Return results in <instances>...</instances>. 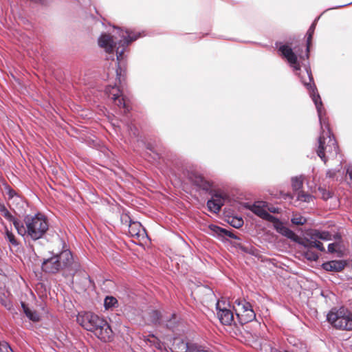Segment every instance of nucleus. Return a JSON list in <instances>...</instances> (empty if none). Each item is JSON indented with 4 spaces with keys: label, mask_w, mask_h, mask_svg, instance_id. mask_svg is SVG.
I'll return each instance as SVG.
<instances>
[{
    "label": "nucleus",
    "mask_w": 352,
    "mask_h": 352,
    "mask_svg": "<svg viewBox=\"0 0 352 352\" xmlns=\"http://www.w3.org/2000/svg\"><path fill=\"white\" fill-rule=\"evenodd\" d=\"M233 309L239 322L241 324L252 321L256 317L252 305L245 300H236L233 305Z\"/></svg>",
    "instance_id": "nucleus-6"
},
{
    "label": "nucleus",
    "mask_w": 352,
    "mask_h": 352,
    "mask_svg": "<svg viewBox=\"0 0 352 352\" xmlns=\"http://www.w3.org/2000/svg\"><path fill=\"white\" fill-rule=\"evenodd\" d=\"M346 265L343 261H331L322 264V268L326 271L340 272Z\"/></svg>",
    "instance_id": "nucleus-17"
},
{
    "label": "nucleus",
    "mask_w": 352,
    "mask_h": 352,
    "mask_svg": "<svg viewBox=\"0 0 352 352\" xmlns=\"http://www.w3.org/2000/svg\"><path fill=\"white\" fill-rule=\"evenodd\" d=\"M216 308L219 321L225 325L231 324L234 321V314L230 303L225 300H218Z\"/></svg>",
    "instance_id": "nucleus-7"
},
{
    "label": "nucleus",
    "mask_w": 352,
    "mask_h": 352,
    "mask_svg": "<svg viewBox=\"0 0 352 352\" xmlns=\"http://www.w3.org/2000/svg\"><path fill=\"white\" fill-rule=\"evenodd\" d=\"M299 57H300V59H303L304 58V57L300 56V55L299 56Z\"/></svg>",
    "instance_id": "nucleus-42"
},
{
    "label": "nucleus",
    "mask_w": 352,
    "mask_h": 352,
    "mask_svg": "<svg viewBox=\"0 0 352 352\" xmlns=\"http://www.w3.org/2000/svg\"><path fill=\"white\" fill-rule=\"evenodd\" d=\"M209 230L211 231L212 234L214 236H229L231 238H234V236L230 233V232L227 231L225 229H223L215 225H210L208 227Z\"/></svg>",
    "instance_id": "nucleus-22"
},
{
    "label": "nucleus",
    "mask_w": 352,
    "mask_h": 352,
    "mask_svg": "<svg viewBox=\"0 0 352 352\" xmlns=\"http://www.w3.org/2000/svg\"><path fill=\"white\" fill-rule=\"evenodd\" d=\"M8 192L10 199H12L16 196V192L13 190L9 189Z\"/></svg>",
    "instance_id": "nucleus-35"
},
{
    "label": "nucleus",
    "mask_w": 352,
    "mask_h": 352,
    "mask_svg": "<svg viewBox=\"0 0 352 352\" xmlns=\"http://www.w3.org/2000/svg\"><path fill=\"white\" fill-rule=\"evenodd\" d=\"M7 210V208H6L4 204L0 203V212H1V214L3 213V212H5V210Z\"/></svg>",
    "instance_id": "nucleus-36"
},
{
    "label": "nucleus",
    "mask_w": 352,
    "mask_h": 352,
    "mask_svg": "<svg viewBox=\"0 0 352 352\" xmlns=\"http://www.w3.org/2000/svg\"><path fill=\"white\" fill-rule=\"evenodd\" d=\"M228 222L230 225L236 228H239L243 224V220L241 217H229Z\"/></svg>",
    "instance_id": "nucleus-28"
},
{
    "label": "nucleus",
    "mask_w": 352,
    "mask_h": 352,
    "mask_svg": "<svg viewBox=\"0 0 352 352\" xmlns=\"http://www.w3.org/2000/svg\"><path fill=\"white\" fill-rule=\"evenodd\" d=\"M144 340L146 344L154 346L155 349H161L162 348V345L160 340L153 334H149L146 337L144 336Z\"/></svg>",
    "instance_id": "nucleus-23"
},
{
    "label": "nucleus",
    "mask_w": 352,
    "mask_h": 352,
    "mask_svg": "<svg viewBox=\"0 0 352 352\" xmlns=\"http://www.w3.org/2000/svg\"><path fill=\"white\" fill-rule=\"evenodd\" d=\"M42 269L44 272L51 274L56 273L60 270V265L58 264V260L55 255L43 262Z\"/></svg>",
    "instance_id": "nucleus-15"
},
{
    "label": "nucleus",
    "mask_w": 352,
    "mask_h": 352,
    "mask_svg": "<svg viewBox=\"0 0 352 352\" xmlns=\"http://www.w3.org/2000/svg\"><path fill=\"white\" fill-rule=\"evenodd\" d=\"M118 305L117 299L113 296H107L104 301V305L106 309H112Z\"/></svg>",
    "instance_id": "nucleus-26"
},
{
    "label": "nucleus",
    "mask_w": 352,
    "mask_h": 352,
    "mask_svg": "<svg viewBox=\"0 0 352 352\" xmlns=\"http://www.w3.org/2000/svg\"><path fill=\"white\" fill-rule=\"evenodd\" d=\"M316 28V23H313L310 26L309 29L307 31V53L305 54L306 58H309V47L311 43V38L312 36L314 34V30Z\"/></svg>",
    "instance_id": "nucleus-25"
},
{
    "label": "nucleus",
    "mask_w": 352,
    "mask_h": 352,
    "mask_svg": "<svg viewBox=\"0 0 352 352\" xmlns=\"http://www.w3.org/2000/svg\"><path fill=\"white\" fill-rule=\"evenodd\" d=\"M78 323L87 331L93 329L95 323L101 324L102 322V318L92 312H81L77 316Z\"/></svg>",
    "instance_id": "nucleus-8"
},
{
    "label": "nucleus",
    "mask_w": 352,
    "mask_h": 352,
    "mask_svg": "<svg viewBox=\"0 0 352 352\" xmlns=\"http://www.w3.org/2000/svg\"><path fill=\"white\" fill-rule=\"evenodd\" d=\"M327 175H328L329 177H332V176H333V175H331V171H329V172L327 173Z\"/></svg>",
    "instance_id": "nucleus-40"
},
{
    "label": "nucleus",
    "mask_w": 352,
    "mask_h": 352,
    "mask_svg": "<svg viewBox=\"0 0 352 352\" xmlns=\"http://www.w3.org/2000/svg\"><path fill=\"white\" fill-rule=\"evenodd\" d=\"M22 306L25 315L30 320L34 322H38L40 320V316L36 311L30 309L24 304H22Z\"/></svg>",
    "instance_id": "nucleus-24"
},
{
    "label": "nucleus",
    "mask_w": 352,
    "mask_h": 352,
    "mask_svg": "<svg viewBox=\"0 0 352 352\" xmlns=\"http://www.w3.org/2000/svg\"><path fill=\"white\" fill-rule=\"evenodd\" d=\"M333 238V235L329 232L312 230L307 233V236L299 241V243L304 248H307V250L304 252L305 257L309 261H314L318 258V255L309 249L315 248L321 252H324L325 248L320 241H328Z\"/></svg>",
    "instance_id": "nucleus-4"
},
{
    "label": "nucleus",
    "mask_w": 352,
    "mask_h": 352,
    "mask_svg": "<svg viewBox=\"0 0 352 352\" xmlns=\"http://www.w3.org/2000/svg\"><path fill=\"white\" fill-rule=\"evenodd\" d=\"M25 227L21 221H14V228L19 234L27 235L32 240L42 238L49 228V223L45 215L38 213L34 216L28 215L24 219Z\"/></svg>",
    "instance_id": "nucleus-3"
},
{
    "label": "nucleus",
    "mask_w": 352,
    "mask_h": 352,
    "mask_svg": "<svg viewBox=\"0 0 352 352\" xmlns=\"http://www.w3.org/2000/svg\"><path fill=\"white\" fill-rule=\"evenodd\" d=\"M90 331L93 332L98 339L103 342H109L113 338V331L109 324L103 318L102 322L101 324L95 323Z\"/></svg>",
    "instance_id": "nucleus-9"
},
{
    "label": "nucleus",
    "mask_w": 352,
    "mask_h": 352,
    "mask_svg": "<svg viewBox=\"0 0 352 352\" xmlns=\"http://www.w3.org/2000/svg\"><path fill=\"white\" fill-rule=\"evenodd\" d=\"M190 181L196 186L207 190L209 187L208 182L199 175L191 174L189 176Z\"/></svg>",
    "instance_id": "nucleus-18"
},
{
    "label": "nucleus",
    "mask_w": 352,
    "mask_h": 352,
    "mask_svg": "<svg viewBox=\"0 0 352 352\" xmlns=\"http://www.w3.org/2000/svg\"><path fill=\"white\" fill-rule=\"evenodd\" d=\"M142 232H144V230L139 222L129 221V232L131 236L139 237Z\"/></svg>",
    "instance_id": "nucleus-21"
},
{
    "label": "nucleus",
    "mask_w": 352,
    "mask_h": 352,
    "mask_svg": "<svg viewBox=\"0 0 352 352\" xmlns=\"http://www.w3.org/2000/svg\"><path fill=\"white\" fill-rule=\"evenodd\" d=\"M267 205L264 201H256L252 205H248L247 208L252 211L254 214L263 219L268 220L271 222H275L277 219L270 214L267 210Z\"/></svg>",
    "instance_id": "nucleus-11"
},
{
    "label": "nucleus",
    "mask_w": 352,
    "mask_h": 352,
    "mask_svg": "<svg viewBox=\"0 0 352 352\" xmlns=\"http://www.w3.org/2000/svg\"><path fill=\"white\" fill-rule=\"evenodd\" d=\"M298 199L305 202H310L313 199V197L304 192H300L298 195Z\"/></svg>",
    "instance_id": "nucleus-30"
},
{
    "label": "nucleus",
    "mask_w": 352,
    "mask_h": 352,
    "mask_svg": "<svg viewBox=\"0 0 352 352\" xmlns=\"http://www.w3.org/2000/svg\"><path fill=\"white\" fill-rule=\"evenodd\" d=\"M306 74L308 81L302 78V82L309 90L310 96L316 105L322 131L318 139L316 152L318 157L325 163L327 160L337 156L338 146L334 137L331 133L328 123L324 118V109L322 108V100L320 95L317 93L316 87L311 84L313 77L309 68H306Z\"/></svg>",
    "instance_id": "nucleus-1"
},
{
    "label": "nucleus",
    "mask_w": 352,
    "mask_h": 352,
    "mask_svg": "<svg viewBox=\"0 0 352 352\" xmlns=\"http://www.w3.org/2000/svg\"><path fill=\"white\" fill-rule=\"evenodd\" d=\"M117 76H120V74L118 72V69L116 70Z\"/></svg>",
    "instance_id": "nucleus-41"
},
{
    "label": "nucleus",
    "mask_w": 352,
    "mask_h": 352,
    "mask_svg": "<svg viewBox=\"0 0 352 352\" xmlns=\"http://www.w3.org/2000/svg\"><path fill=\"white\" fill-rule=\"evenodd\" d=\"M293 224L300 226L304 225L307 222V219L305 217L302 216L300 214H293V216L291 219Z\"/></svg>",
    "instance_id": "nucleus-27"
},
{
    "label": "nucleus",
    "mask_w": 352,
    "mask_h": 352,
    "mask_svg": "<svg viewBox=\"0 0 352 352\" xmlns=\"http://www.w3.org/2000/svg\"><path fill=\"white\" fill-rule=\"evenodd\" d=\"M292 186L294 190L300 189L302 186V177H296L292 179Z\"/></svg>",
    "instance_id": "nucleus-29"
},
{
    "label": "nucleus",
    "mask_w": 352,
    "mask_h": 352,
    "mask_svg": "<svg viewBox=\"0 0 352 352\" xmlns=\"http://www.w3.org/2000/svg\"><path fill=\"white\" fill-rule=\"evenodd\" d=\"M4 234L5 239L9 242L10 248L15 249V250H18L19 249V243L16 239L14 234L9 230L7 227H5Z\"/></svg>",
    "instance_id": "nucleus-20"
},
{
    "label": "nucleus",
    "mask_w": 352,
    "mask_h": 352,
    "mask_svg": "<svg viewBox=\"0 0 352 352\" xmlns=\"http://www.w3.org/2000/svg\"><path fill=\"white\" fill-rule=\"evenodd\" d=\"M12 351V349L8 345V343L3 342L0 344V352H10Z\"/></svg>",
    "instance_id": "nucleus-34"
},
{
    "label": "nucleus",
    "mask_w": 352,
    "mask_h": 352,
    "mask_svg": "<svg viewBox=\"0 0 352 352\" xmlns=\"http://www.w3.org/2000/svg\"><path fill=\"white\" fill-rule=\"evenodd\" d=\"M338 248L339 243H329L328 245V252L330 253L336 252L338 251Z\"/></svg>",
    "instance_id": "nucleus-33"
},
{
    "label": "nucleus",
    "mask_w": 352,
    "mask_h": 352,
    "mask_svg": "<svg viewBox=\"0 0 352 352\" xmlns=\"http://www.w3.org/2000/svg\"><path fill=\"white\" fill-rule=\"evenodd\" d=\"M278 50L281 52L282 56L287 59L291 67L296 71L300 70V65L298 61V57L290 47L283 45L280 46Z\"/></svg>",
    "instance_id": "nucleus-13"
},
{
    "label": "nucleus",
    "mask_w": 352,
    "mask_h": 352,
    "mask_svg": "<svg viewBox=\"0 0 352 352\" xmlns=\"http://www.w3.org/2000/svg\"><path fill=\"white\" fill-rule=\"evenodd\" d=\"M224 204L223 198L218 195L212 197V198L208 201L207 206L210 211L217 213L219 212L221 206Z\"/></svg>",
    "instance_id": "nucleus-16"
},
{
    "label": "nucleus",
    "mask_w": 352,
    "mask_h": 352,
    "mask_svg": "<svg viewBox=\"0 0 352 352\" xmlns=\"http://www.w3.org/2000/svg\"><path fill=\"white\" fill-rule=\"evenodd\" d=\"M140 36V34L117 29L113 36L102 34L98 38V45L107 53H112L116 48V58L119 66L124 59V52L127 45Z\"/></svg>",
    "instance_id": "nucleus-2"
},
{
    "label": "nucleus",
    "mask_w": 352,
    "mask_h": 352,
    "mask_svg": "<svg viewBox=\"0 0 352 352\" xmlns=\"http://www.w3.org/2000/svg\"><path fill=\"white\" fill-rule=\"evenodd\" d=\"M151 322L157 323V322H160V318H161V315H160V313L159 311H153L151 312Z\"/></svg>",
    "instance_id": "nucleus-31"
},
{
    "label": "nucleus",
    "mask_w": 352,
    "mask_h": 352,
    "mask_svg": "<svg viewBox=\"0 0 352 352\" xmlns=\"http://www.w3.org/2000/svg\"><path fill=\"white\" fill-rule=\"evenodd\" d=\"M276 230L279 233L287 237L288 239H292L295 241H297L298 239V236L292 230L284 226L280 223L276 225Z\"/></svg>",
    "instance_id": "nucleus-19"
},
{
    "label": "nucleus",
    "mask_w": 352,
    "mask_h": 352,
    "mask_svg": "<svg viewBox=\"0 0 352 352\" xmlns=\"http://www.w3.org/2000/svg\"><path fill=\"white\" fill-rule=\"evenodd\" d=\"M206 346L195 342L176 340L173 344L174 352H206Z\"/></svg>",
    "instance_id": "nucleus-10"
},
{
    "label": "nucleus",
    "mask_w": 352,
    "mask_h": 352,
    "mask_svg": "<svg viewBox=\"0 0 352 352\" xmlns=\"http://www.w3.org/2000/svg\"><path fill=\"white\" fill-rule=\"evenodd\" d=\"M322 197L325 199H328L329 197H330V193L329 192H324V194L322 195Z\"/></svg>",
    "instance_id": "nucleus-38"
},
{
    "label": "nucleus",
    "mask_w": 352,
    "mask_h": 352,
    "mask_svg": "<svg viewBox=\"0 0 352 352\" xmlns=\"http://www.w3.org/2000/svg\"><path fill=\"white\" fill-rule=\"evenodd\" d=\"M1 214L6 219H8V221H11L13 223V225L14 226V221H19V220L16 219L12 214L8 210V209L6 210H5V212H3V213H1Z\"/></svg>",
    "instance_id": "nucleus-32"
},
{
    "label": "nucleus",
    "mask_w": 352,
    "mask_h": 352,
    "mask_svg": "<svg viewBox=\"0 0 352 352\" xmlns=\"http://www.w3.org/2000/svg\"><path fill=\"white\" fill-rule=\"evenodd\" d=\"M271 352H289L286 350H277V349H272Z\"/></svg>",
    "instance_id": "nucleus-39"
},
{
    "label": "nucleus",
    "mask_w": 352,
    "mask_h": 352,
    "mask_svg": "<svg viewBox=\"0 0 352 352\" xmlns=\"http://www.w3.org/2000/svg\"><path fill=\"white\" fill-rule=\"evenodd\" d=\"M328 322L340 330H352V313L344 307L332 308L327 315Z\"/></svg>",
    "instance_id": "nucleus-5"
},
{
    "label": "nucleus",
    "mask_w": 352,
    "mask_h": 352,
    "mask_svg": "<svg viewBox=\"0 0 352 352\" xmlns=\"http://www.w3.org/2000/svg\"><path fill=\"white\" fill-rule=\"evenodd\" d=\"M55 256L58 260L60 270L69 268L74 261L73 255L69 250H63L60 254H56Z\"/></svg>",
    "instance_id": "nucleus-14"
},
{
    "label": "nucleus",
    "mask_w": 352,
    "mask_h": 352,
    "mask_svg": "<svg viewBox=\"0 0 352 352\" xmlns=\"http://www.w3.org/2000/svg\"><path fill=\"white\" fill-rule=\"evenodd\" d=\"M106 94L111 98L116 104L119 107L124 109V112L129 111V107L122 97V94L119 87L117 86L111 87L109 86L106 88Z\"/></svg>",
    "instance_id": "nucleus-12"
},
{
    "label": "nucleus",
    "mask_w": 352,
    "mask_h": 352,
    "mask_svg": "<svg viewBox=\"0 0 352 352\" xmlns=\"http://www.w3.org/2000/svg\"><path fill=\"white\" fill-rule=\"evenodd\" d=\"M267 210H270V212H278V208H276L274 207H272V208H267Z\"/></svg>",
    "instance_id": "nucleus-37"
}]
</instances>
